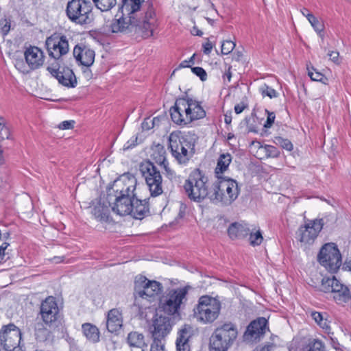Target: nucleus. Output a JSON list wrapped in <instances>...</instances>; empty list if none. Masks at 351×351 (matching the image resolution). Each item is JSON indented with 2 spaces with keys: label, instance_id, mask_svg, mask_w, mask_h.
<instances>
[{
  "label": "nucleus",
  "instance_id": "obj_23",
  "mask_svg": "<svg viewBox=\"0 0 351 351\" xmlns=\"http://www.w3.org/2000/svg\"><path fill=\"white\" fill-rule=\"evenodd\" d=\"M151 157L156 163L165 170L167 176L169 178H172L174 176V171L169 167L166 158V150L162 145L158 143L152 145Z\"/></svg>",
  "mask_w": 351,
  "mask_h": 351
},
{
  "label": "nucleus",
  "instance_id": "obj_43",
  "mask_svg": "<svg viewBox=\"0 0 351 351\" xmlns=\"http://www.w3.org/2000/svg\"><path fill=\"white\" fill-rule=\"evenodd\" d=\"M235 47V43L232 40H226L221 45V53L227 55L231 53Z\"/></svg>",
  "mask_w": 351,
  "mask_h": 351
},
{
  "label": "nucleus",
  "instance_id": "obj_4",
  "mask_svg": "<svg viewBox=\"0 0 351 351\" xmlns=\"http://www.w3.org/2000/svg\"><path fill=\"white\" fill-rule=\"evenodd\" d=\"M184 189L189 198L193 201L200 202L206 197L210 199L208 178L199 169L191 173L185 181Z\"/></svg>",
  "mask_w": 351,
  "mask_h": 351
},
{
  "label": "nucleus",
  "instance_id": "obj_19",
  "mask_svg": "<svg viewBox=\"0 0 351 351\" xmlns=\"http://www.w3.org/2000/svg\"><path fill=\"white\" fill-rule=\"evenodd\" d=\"M59 308L55 298L49 296L42 302L40 308L41 319L47 325L51 326L57 319Z\"/></svg>",
  "mask_w": 351,
  "mask_h": 351
},
{
  "label": "nucleus",
  "instance_id": "obj_39",
  "mask_svg": "<svg viewBox=\"0 0 351 351\" xmlns=\"http://www.w3.org/2000/svg\"><path fill=\"white\" fill-rule=\"evenodd\" d=\"M10 137V131L7 125L5 119L0 117V141L5 139H9Z\"/></svg>",
  "mask_w": 351,
  "mask_h": 351
},
{
  "label": "nucleus",
  "instance_id": "obj_63",
  "mask_svg": "<svg viewBox=\"0 0 351 351\" xmlns=\"http://www.w3.org/2000/svg\"><path fill=\"white\" fill-rule=\"evenodd\" d=\"M189 66H190L188 64V61L187 60L182 61L180 64V66H179L180 68H184V67H189Z\"/></svg>",
  "mask_w": 351,
  "mask_h": 351
},
{
  "label": "nucleus",
  "instance_id": "obj_61",
  "mask_svg": "<svg viewBox=\"0 0 351 351\" xmlns=\"http://www.w3.org/2000/svg\"><path fill=\"white\" fill-rule=\"evenodd\" d=\"M3 151L0 147V166L3 165L5 163V158L3 156Z\"/></svg>",
  "mask_w": 351,
  "mask_h": 351
},
{
  "label": "nucleus",
  "instance_id": "obj_33",
  "mask_svg": "<svg viewBox=\"0 0 351 351\" xmlns=\"http://www.w3.org/2000/svg\"><path fill=\"white\" fill-rule=\"evenodd\" d=\"M231 161L232 156L230 154L226 153L220 155L215 170V173L217 178H219V176H223V173L228 169Z\"/></svg>",
  "mask_w": 351,
  "mask_h": 351
},
{
  "label": "nucleus",
  "instance_id": "obj_12",
  "mask_svg": "<svg viewBox=\"0 0 351 351\" xmlns=\"http://www.w3.org/2000/svg\"><path fill=\"white\" fill-rule=\"evenodd\" d=\"M140 171L145 180L152 197H157L163 192L162 178L153 162L145 161L141 164Z\"/></svg>",
  "mask_w": 351,
  "mask_h": 351
},
{
  "label": "nucleus",
  "instance_id": "obj_44",
  "mask_svg": "<svg viewBox=\"0 0 351 351\" xmlns=\"http://www.w3.org/2000/svg\"><path fill=\"white\" fill-rule=\"evenodd\" d=\"M263 148L268 157L276 158L280 154L279 151L274 146L267 145Z\"/></svg>",
  "mask_w": 351,
  "mask_h": 351
},
{
  "label": "nucleus",
  "instance_id": "obj_3",
  "mask_svg": "<svg viewBox=\"0 0 351 351\" xmlns=\"http://www.w3.org/2000/svg\"><path fill=\"white\" fill-rule=\"evenodd\" d=\"M210 190V200L223 206L230 205L239 196V189L237 182L226 176H219Z\"/></svg>",
  "mask_w": 351,
  "mask_h": 351
},
{
  "label": "nucleus",
  "instance_id": "obj_31",
  "mask_svg": "<svg viewBox=\"0 0 351 351\" xmlns=\"http://www.w3.org/2000/svg\"><path fill=\"white\" fill-rule=\"evenodd\" d=\"M82 330L87 340L92 343H97L99 341L100 332L98 328L90 323L83 324Z\"/></svg>",
  "mask_w": 351,
  "mask_h": 351
},
{
  "label": "nucleus",
  "instance_id": "obj_60",
  "mask_svg": "<svg viewBox=\"0 0 351 351\" xmlns=\"http://www.w3.org/2000/svg\"><path fill=\"white\" fill-rule=\"evenodd\" d=\"M224 121L227 125H230L232 122V116L230 114H225Z\"/></svg>",
  "mask_w": 351,
  "mask_h": 351
},
{
  "label": "nucleus",
  "instance_id": "obj_41",
  "mask_svg": "<svg viewBox=\"0 0 351 351\" xmlns=\"http://www.w3.org/2000/svg\"><path fill=\"white\" fill-rule=\"evenodd\" d=\"M260 92L263 97L267 96L271 99L276 98L278 96V93L275 89L265 84L260 88Z\"/></svg>",
  "mask_w": 351,
  "mask_h": 351
},
{
  "label": "nucleus",
  "instance_id": "obj_50",
  "mask_svg": "<svg viewBox=\"0 0 351 351\" xmlns=\"http://www.w3.org/2000/svg\"><path fill=\"white\" fill-rule=\"evenodd\" d=\"M275 348V344H274L273 343H269L261 348H255L253 351H274Z\"/></svg>",
  "mask_w": 351,
  "mask_h": 351
},
{
  "label": "nucleus",
  "instance_id": "obj_57",
  "mask_svg": "<svg viewBox=\"0 0 351 351\" xmlns=\"http://www.w3.org/2000/svg\"><path fill=\"white\" fill-rule=\"evenodd\" d=\"M9 246L8 243H3L2 245L0 246V256L1 257V259H3V257L5 256V251Z\"/></svg>",
  "mask_w": 351,
  "mask_h": 351
},
{
  "label": "nucleus",
  "instance_id": "obj_37",
  "mask_svg": "<svg viewBox=\"0 0 351 351\" xmlns=\"http://www.w3.org/2000/svg\"><path fill=\"white\" fill-rule=\"evenodd\" d=\"M96 7L101 11H108L113 8L116 3V0H93Z\"/></svg>",
  "mask_w": 351,
  "mask_h": 351
},
{
  "label": "nucleus",
  "instance_id": "obj_46",
  "mask_svg": "<svg viewBox=\"0 0 351 351\" xmlns=\"http://www.w3.org/2000/svg\"><path fill=\"white\" fill-rule=\"evenodd\" d=\"M192 72L197 76L199 77L202 81H205L207 79V74L205 70L199 66L193 67L191 69Z\"/></svg>",
  "mask_w": 351,
  "mask_h": 351
},
{
  "label": "nucleus",
  "instance_id": "obj_32",
  "mask_svg": "<svg viewBox=\"0 0 351 351\" xmlns=\"http://www.w3.org/2000/svg\"><path fill=\"white\" fill-rule=\"evenodd\" d=\"M189 338V332L186 328H182L178 332L176 343L177 351H190Z\"/></svg>",
  "mask_w": 351,
  "mask_h": 351
},
{
  "label": "nucleus",
  "instance_id": "obj_42",
  "mask_svg": "<svg viewBox=\"0 0 351 351\" xmlns=\"http://www.w3.org/2000/svg\"><path fill=\"white\" fill-rule=\"evenodd\" d=\"M308 74L311 79L313 81L323 82V80L326 79L322 73L317 71L313 67L311 69L308 68Z\"/></svg>",
  "mask_w": 351,
  "mask_h": 351
},
{
  "label": "nucleus",
  "instance_id": "obj_64",
  "mask_svg": "<svg viewBox=\"0 0 351 351\" xmlns=\"http://www.w3.org/2000/svg\"><path fill=\"white\" fill-rule=\"evenodd\" d=\"M53 262L58 263L63 261V258L60 256H55L53 258Z\"/></svg>",
  "mask_w": 351,
  "mask_h": 351
},
{
  "label": "nucleus",
  "instance_id": "obj_24",
  "mask_svg": "<svg viewBox=\"0 0 351 351\" xmlns=\"http://www.w3.org/2000/svg\"><path fill=\"white\" fill-rule=\"evenodd\" d=\"M289 351H325L324 343L318 339L308 341L293 340L289 347Z\"/></svg>",
  "mask_w": 351,
  "mask_h": 351
},
{
  "label": "nucleus",
  "instance_id": "obj_58",
  "mask_svg": "<svg viewBox=\"0 0 351 351\" xmlns=\"http://www.w3.org/2000/svg\"><path fill=\"white\" fill-rule=\"evenodd\" d=\"M231 77H232V73L230 71V68H228V70L223 75V78H224V80L226 79H227L228 82H230Z\"/></svg>",
  "mask_w": 351,
  "mask_h": 351
},
{
  "label": "nucleus",
  "instance_id": "obj_54",
  "mask_svg": "<svg viewBox=\"0 0 351 351\" xmlns=\"http://www.w3.org/2000/svg\"><path fill=\"white\" fill-rule=\"evenodd\" d=\"M330 59L335 63H339V52L337 51H330L327 53Z\"/></svg>",
  "mask_w": 351,
  "mask_h": 351
},
{
  "label": "nucleus",
  "instance_id": "obj_15",
  "mask_svg": "<svg viewBox=\"0 0 351 351\" xmlns=\"http://www.w3.org/2000/svg\"><path fill=\"white\" fill-rule=\"evenodd\" d=\"M45 45L49 56L56 60L59 59L69 51V41L66 36L59 34H53L48 37Z\"/></svg>",
  "mask_w": 351,
  "mask_h": 351
},
{
  "label": "nucleus",
  "instance_id": "obj_36",
  "mask_svg": "<svg viewBox=\"0 0 351 351\" xmlns=\"http://www.w3.org/2000/svg\"><path fill=\"white\" fill-rule=\"evenodd\" d=\"M308 15L307 20L319 36L322 37V32L324 28L323 23L318 20L313 14H308Z\"/></svg>",
  "mask_w": 351,
  "mask_h": 351
},
{
  "label": "nucleus",
  "instance_id": "obj_34",
  "mask_svg": "<svg viewBox=\"0 0 351 351\" xmlns=\"http://www.w3.org/2000/svg\"><path fill=\"white\" fill-rule=\"evenodd\" d=\"M127 341L130 347L143 349L147 348L145 342L144 335L137 332H131L128 334ZM144 350H143V351Z\"/></svg>",
  "mask_w": 351,
  "mask_h": 351
},
{
  "label": "nucleus",
  "instance_id": "obj_16",
  "mask_svg": "<svg viewBox=\"0 0 351 351\" xmlns=\"http://www.w3.org/2000/svg\"><path fill=\"white\" fill-rule=\"evenodd\" d=\"M324 226L322 219L309 220L298 230L299 241L305 245L313 244Z\"/></svg>",
  "mask_w": 351,
  "mask_h": 351
},
{
  "label": "nucleus",
  "instance_id": "obj_5",
  "mask_svg": "<svg viewBox=\"0 0 351 351\" xmlns=\"http://www.w3.org/2000/svg\"><path fill=\"white\" fill-rule=\"evenodd\" d=\"M162 290V285L158 281L150 280L143 276H137L134 280V304L143 308V300L151 301Z\"/></svg>",
  "mask_w": 351,
  "mask_h": 351
},
{
  "label": "nucleus",
  "instance_id": "obj_55",
  "mask_svg": "<svg viewBox=\"0 0 351 351\" xmlns=\"http://www.w3.org/2000/svg\"><path fill=\"white\" fill-rule=\"evenodd\" d=\"M247 107V105L245 104L244 102H241L239 104H237L234 106V112L236 114H240Z\"/></svg>",
  "mask_w": 351,
  "mask_h": 351
},
{
  "label": "nucleus",
  "instance_id": "obj_21",
  "mask_svg": "<svg viewBox=\"0 0 351 351\" xmlns=\"http://www.w3.org/2000/svg\"><path fill=\"white\" fill-rule=\"evenodd\" d=\"M267 329V320L264 317H259L247 326L244 338L250 341H256L263 336Z\"/></svg>",
  "mask_w": 351,
  "mask_h": 351
},
{
  "label": "nucleus",
  "instance_id": "obj_25",
  "mask_svg": "<svg viewBox=\"0 0 351 351\" xmlns=\"http://www.w3.org/2000/svg\"><path fill=\"white\" fill-rule=\"evenodd\" d=\"M73 56L82 65L88 67L93 64L95 54L88 47L77 45L73 49Z\"/></svg>",
  "mask_w": 351,
  "mask_h": 351
},
{
  "label": "nucleus",
  "instance_id": "obj_48",
  "mask_svg": "<svg viewBox=\"0 0 351 351\" xmlns=\"http://www.w3.org/2000/svg\"><path fill=\"white\" fill-rule=\"evenodd\" d=\"M48 334L49 331L45 328L36 329L35 335L36 339H38L39 341H43L46 339Z\"/></svg>",
  "mask_w": 351,
  "mask_h": 351
},
{
  "label": "nucleus",
  "instance_id": "obj_53",
  "mask_svg": "<svg viewBox=\"0 0 351 351\" xmlns=\"http://www.w3.org/2000/svg\"><path fill=\"white\" fill-rule=\"evenodd\" d=\"M203 51L205 54H210L213 47V43L208 40L205 43L203 44Z\"/></svg>",
  "mask_w": 351,
  "mask_h": 351
},
{
  "label": "nucleus",
  "instance_id": "obj_35",
  "mask_svg": "<svg viewBox=\"0 0 351 351\" xmlns=\"http://www.w3.org/2000/svg\"><path fill=\"white\" fill-rule=\"evenodd\" d=\"M324 315H326V313L322 314L317 311H313L311 313V317L315 320V322L327 333L330 334V322L328 321L327 318Z\"/></svg>",
  "mask_w": 351,
  "mask_h": 351
},
{
  "label": "nucleus",
  "instance_id": "obj_20",
  "mask_svg": "<svg viewBox=\"0 0 351 351\" xmlns=\"http://www.w3.org/2000/svg\"><path fill=\"white\" fill-rule=\"evenodd\" d=\"M185 101H181L180 107L182 110L186 111V120L189 124L195 120L203 119L206 116V112L199 102L189 97H184Z\"/></svg>",
  "mask_w": 351,
  "mask_h": 351
},
{
  "label": "nucleus",
  "instance_id": "obj_52",
  "mask_svg": "<svg viewBox=\"0 0 351 351\" xmlns=\"http://www.w3.org/2000/svg\"><path fill=\"white\" fill-rule=\"evenodd\" d=\"M74 123L73 121H64L59 125V128L61 130L73 128Z\"/></svg>",
  "mask_w": 351,
  "mask_h": 351
},
{
  "label": "nucleus",
  "instance_id": "obj_10",
  "mask_svg": "<svg viewBox=\"0 0 351 351\" xmlns=\"http://www.w3.org/2000/svg\"><path fill=\"white\" fill-rule=\"evenodd\" d=\"M221 309L220 302L208 295L199 298L198 303L194 308V317L204 323H211L219 316Z\"/></svg>",
  "mask_w": 351,
  "mask_h": 351
},
{
  "label": "nucleus",
  "instance_id": "obj_18",
  "mask_svg": "<svg viewBox=\"0 0 351 351\" xmlns=\"http://www.w3.org/2000/svg\"><path fill=\"white\" fill-rule=\"evenodd\" d=\"M47 71L52 76L56 77L58 82L64 86L74 88L77 85V80L73 71L68 68L64 67L60 71V65L58 62L51 64L47 68Z\"/></svg>",
  "mask_w": 351,
  "mask_h": 351
},
{
  "label": "nucleus",
  "instance_id": "obj_59",
  "mask_svg": "<svg viewBox=\"0 0 351 351\" xmlns=\"http://www.w3.org/2000/svg\"><path fill=\"white\" fill-rule=\"evenodd\" d=\"M343 267L346 269L351 271V258L350 260L346 261Z\"/></svg>",
  "mask_w": 351,
  "mask_h": 351
},
{
  "label": "nucleus",
  "instance_id": "obj_51",
  "mask_svg": "<svg viewBox=\"0 0 351 351\" xmlns=\"http://www.w3.org/2000/svg\"><path fill=\"white\" fill-rule=\"evenodd\" d=\"M330 345L337 351H343V346L338 342L337 339L330 337Z\"/></svg>",
  "mask_w": 351,
  "mask_h": 351
},
{
  "label": "nucleus",
  "instance_id": "obj_22",
  "mask_svg": "<svg viewBox=\"0 0 351 351\" xmlns=\"http://www.w3.org/2000/svg\"><path fill=\"white\" fill-rule=\"evenodd\" d=\"M25 62L31 70L40 68L45 62L44 52L38 47L29 46L24 51Z\"/></svg>",
  "mask_w": 351,
  "mask_h": 351
},
{
  "label": "nucleus",
  "instance_id": "obj_38",
  "mask_svg": "<svg viewBox=\"0 0 351 351\" xmlns=\"http://www.w3.org/2000/svg\"><path fill=\"white\" fill-rule=\"evenodd\" d=\"M249 234H250L249 241H250V243L251 245L258 246L262 243V242L263 241V237L262 235V232L260 230H256L254 232H250Z\"/></svg>",
  "mask_w": 351,
  "mask_h": 351
},
{
  "label": "nucleus",
  "instance_id": "obj_29",
  "mask_svg": "<svg viewBox=\"0 0 351 351\" xmlns=\"http://www.w3.org/2000/svg\"><path fill=\"white\" fill-rule=\"evenodd\" d=\"M250 229L245 225L239 223H232L228 229V234L230 239H242L249 234Z\"/></svg>",
  "mask_w": 351,
  "mask_h": 351
},
{
  "label": "nucleus",
  "instance_id": "obj_56",
  "mask_svg": "<svg viewBox=\"0 0 351 351\" xmlns=\"http://www.w3.org/2000/svg\"><path fill=\"white\" fill-rule=\"evenodd\" d=\"M137 141V137H132L130 140H129L123 147L124 149H129L132 148L136 145V142Z\"/></svg>",
  "mask_w": 351,
  "mask_h": 351
},
{
  "label": "nucleus",
  "instance_id": "obj_27",
  "mask_svg": "<svg viewBox=\"0 0 351 351\" xmlns=\"http://www.w3.org/2000/svg\"><path fill=\"white\" fill-rule=\"evenodd\" d=\"M181 101H185V98H178L175 102V105L170 108L171 118L173 123L180 125H186L189 124L186 120V111L182 110L180 105Z\"/></svg>",
  "mask_w": 351,
  "mask_h": 351
},
{
  "label": "nucleus",
  "instance_id": "obj_8",
  "mask_svg": "<svg viewBox=\"0 0 351 351\" xmlns=\"http://www.w3.org/2000/svg\"><path fill=\"white\" fill-rule=\"evenodd\" d=\"M169 149L172 156L180 164L186 163L191 157L193 145L181 135L180 131L172 132L168 138Z\"/></svg>",
  "mask_w": 351,
  "mask_h": 351
},
{
  "label": "nucleus",
  "instance_id": "obj_40",
  "mask_svg": "<svg viewBox=\"0 0 351 351\" xmlns=\"http://www.w3.org/2000/svg\"><path fill=\"white\" fill-rule=\"evenodd\" d=\"M274 143L276 145H279L288 151H291L293 149V144L287 138H284L281 136H275L274 138Z\"/></svg>",
  "mask_w": 351,
  "mask_h": 351
},
{
  "label": "nucleus",
  "instance_id": "obj_28",
  "mask_svg": "<svg viewBox=\"0 0 351 351\" xmlns=\"http://www.w3.org/2000/svg\"><path fill=\"white\" fill-rule=\"evenodd\" d=\"M149 214V208L148 202L146 199H139L136 196L134 204L132 205V211L130 215L136 219H142Z\"/></svg>",
  "mask_w": 351,
  "mask_h": 351
},
{
  "label": "nucleus",
  "instance_id": "obj_9",
  "mask_svg": "<svg viewBox=\"0 0 351 351\" xmlns=\"http://www.w3.org/2000/svg\"><path fill=\"white\" fill-rule=\"evenodd\" d=\"M237 337V330L232 324L217 328L210 337V351H227Z\"/></svg>",
  "mask_w": 351,
  "mask_h": 351
},
{
  "label": "nucleus",
  "instance_id": "obj_17",
  "mask_svg": "<svg viewBox=\"0 0 351 351\" xmlns=\"http://www.w3.org/2000/svg\"><path fill=\"white\" fill-rule=\"evenodd\" d=\"M152 334L153 340L165 341V337L171 330V324L169 317L159 315L156 313L152 319V325L149 327Z\"/></svg>",
  "mask_w": 351,
  "mask_h": 351
},
{
  "label": "nucleus",
  "instance_id": "obj_13",
  "mask_svg": "<svg viewBox=\"0 0 351 351\" xmlns=\"http://www.w3.org/2000/svg\"><path fill=\"white\" fill-rule=\"evenodd\" d=\"M319 289L324 293H330L332 298L339 304L346 303L351 299L348 287L335 277L324 278Z\"/></svg>",
  "mask_w": 351,
  "mask_h": 351
},
{
  "label": "nucleus",
  "instance_id": "obj_47",
  "mask_svg": "<svg viewBox=\"0 0 351 351\" xmlns=\"http://www.w3.org/2000/svg\"><path fill=\"white\" fill-rule=\"evenodd\" d=\"M0 28L1 34L3 36L7 35L10 29V22L6 19H1L0 21Z\"/></svg>",
  "mask_w": 351,
  "mask_h": 351
},
{
  "label": "nucleus",
  "instance_id": "obj_26",
  "mask_svg": "<svg viewBox=\"0 0 351 351\" xmlns=\"http://www.w3.org/2000/svg\"><path fill=\"white\" fill-rule=\"evenodd\" d=\"M123 326L121 311L118 308H112L107 313L106 328L108 332L113 333L119 331Z\"/></svg>",
  "mask_w": 351,
  "mask_h": 351
},
{
  "label": "nucleus",
  "instance_id": "obj_7",
  "mask_svg": "<svg viewBox=\"0 0 351 351\" xmlns=\"http://www.w3.org/2000/svg\"><path fill=\"white\" fill-rule=\"evenodd\" d=\"M189 287L169 290L160 299L159 308L169 315L179 314L182 304L186 301Z\"/></svg>",
  "mask_w": 351,
  "mask_h": 351
},
{
  "label": "nucleus",
  "instance_id": "obj_6",
  "mask_svg": "<svg viewBox=\"0 0 351 351\" xmlns=\"http://www.w3.org/2000/svg\"><path fill=\"white\" fill-rule=\"evenodd\" d=\"M66 14L77 25H88L94 20L93 5L88 0H71L67 3Z\"/></svg>",
  "mask_w": 351,
  "mask_h": 351
},
{
  "label": "nucleus",
  "instance_id": "obj_11",
  "mask_svg": "<svg viewBox=\"0 0 351 351\" xmlns=\"http://www.w3.org/2000/svg\"><path fill=\"white\" fill-rule=\"evenodd\" d=\"M317 261L331 273L337 272L341 265V255L334 243L324 244L317 254Z\"/></svg>",
  "mask_w": 351,
  "mask_h": 351
},
{
  "label": "nucleus",
  "instance_id": "obj_45",
  "mask_svg": "<svg viewBox=\"0 0 351 351\" xmlns=\"http://www.w3.org/2000/svg\"><path fill=\"white\" fill-rule=\"evenodd\" d=\"M150 351H165V341L153 340L151 344Z\"/></svg>",
  "mask_w": 351,
  "mask_h": 351
},
{
  "label": "nucleus",
  "instance_id": "obj_49",
  "mask_svg": "<svg viewBox=\"0 0 351 351\" xmlns=\"http://www.w3.org/2000/svg\"><path fill=\"white\" fill-rule=\"evenodd\" d=\"M266 112L267 114V121L264 124V127L266 128H269L271 127L272 124L274 123L276 115L274 112H269L266 110Z\"/></svg>",
  "mask_w": 351,
  "mask_h": 351
},
{
  "label": "nucleus",
  "instance_id": "obj_1",
  "mask_svg": "<svg viewBox=\"0 0 351 351\" xmlns=\"http://www.w3.org/2000/svg\"><path fill=\"white\" fill-rule=\"evenodd\" d=\"M122 16L114 20L112 32L138 34L143 38L153 36L158 25V19L153 3L150 0H121Z\"/></svg>",
  "mask_w": 351,
  "mask_h": 351
},
{
  "label": "nucleus",
  "instance_id": "obj_30",
  "mask_svg": "<svg viewBox=\"0 0 351 351\" xmlns=\"http://www.w3.org/2000/svg\"><path fill=\"white\" fill-rule=\"evenodd\" d=\"M109 206L98 202L92 208L91 213L99 221L107 222L110 221Z\"/></svg>",
  "mask_w": 351,
  "mask_h": 351
},
{
  "label": "nucleus",
  "instance_id": "obj_62",
  "mask_svg": "<svg viewBox=\"0 0 351 351\" xmlns=\"http://www.w3.org/2000/svg\"><path fill=\"white\" fill-rule=\"evenodd\" d=\"M301 13H302V15H303V16H304L306 19H307V16H308V14H312L311 12H310V11H309L308 9H306V8H304L301 9Z\"/></svg>",
  "mask_w": 351,
  "mask_h": 351
},
{
  "label": "nucleus",
  "instance_id": "obj_14",
  "mask_svg": "<svg viewBox=\"0 0 351 351\" xmlns=\"http://www.w3.org/2000/svg\"><path fill=\"white\" fill-rule=\"evenodd\" d=\"M21 332L13 324L3 326L0 331V345L5 351H24L20 346Z\"/></svg>",
  "mask_w": 351,
  "mask_h": 351
},
{
  "label": "nucleus",
  "instance_id": "obj_2",
  "mask_svg": "<svg viewBox=\"0 0 351 351\" xmlns=\"http://www.w3.org/2000/svg\"><path fill=\"white\" fill-rule=\"evenodd\" d=\"M137 180L131 173H125L114 181V195L108 193L107 201L113 213L120 216L131 214L136 199Z\"/></svg>",
  "mask_w": 351,
  "mask_h": 351
}]
</instances>
